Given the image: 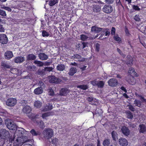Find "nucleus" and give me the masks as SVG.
Listing matches in <instances>:
<instances>
[{"label":"nucleus","instance_id":"1","mask_svg":"<svg viewBox=\"0 0 146 146\" xmlns=\"http://www.w3.org/2000/svg\"><path fill=\"white\" fill-rule=\"evenodd\" d=\"M15 138V135H10L9 132L5 129L0 130V138L2 140L9 139L10 143H12Z\"/></svg>","mask_w":146,"mask_h":146},{"label":"nucleus","instance_id":"2","mask_svg":"<svg viewBox=\"0 0 146 146\" xmlns=\"http://www.w3.org/2000/svg\"><path fill=\"white\" fill-rule=\"evenodd\" d=\"M42 135L44 139L49 140L54 135L53 130L50 128L45 129L42 132Z\"/></svg>","mask_w":146,"mask_h":146},{"label":"nucleus","instance_id":"3","mask_svg":"<svg viewBox=\"0 0 146 146\" xmlns=\"http://www.w3.org/2000/svg\"><path fill=\"white\" fill-rule=\"evenodd\" d=\"M17 5L14 6L13 8L25 11L26 10V4L23 1H18Z\"/></svg>","mask_w":146,"mask_h":146},{"label":"nucleus","instance_id":"4","mask_svg":"<svg viewBox=\"0 0 146 146\" xmlns=\"http://www.w3.org/2000/svg\"><path fill=\"white\" fill-rule=\"evenodd\" d=\"M5 124L7 127L9 129L16 130L17 129V126L16 124L12 122L11 120L8 119L5 121Z\"/></svg>","mask_w":146,"mask_h":146},{"label":"nucleus","instance_id":"5","mask_svg":"<svg viewBox=\"0 0 146 146\" xmlns=\"http://www.w3.org/2000/svg\"><path fill=\"white\" fill-rule=\"evenodd\" d=\"M17 102V100L14 98H9L6 102V105L10 107H13L15 106Z\"/></svg>","mask_w":146,"mask_h":146},{"label":"nucleus","instance_id":"6","mask_svg":"<svg viewBox=\"0 0 146 146\" xmlns=\"http://www.w3.org/2000/svg\"><path fill=\"white\" fill-rule=\"evenodd\" d=\"M62 81V80L54 76H51L49 78V82L50 83L58 84H60Z\"/></svg>","mask_w":146,"mask_h":146},{"label":"nucleus","instance_id":"7","mask_svg":"<svg viewBox=\"0 0 146 146\" xmlns=\"http://www.w3.org/2000/svg\"><path fill=\"white\" fill-rule=\"evenodd\" d=\"M112 7L110 5H105L102 8V11L106 13H110L113 11Z\"/></svg>","mask_w":146,"mask_h":146},{"label":"nucleus","instance_id":"8","mask_svg":"<svg viewBox=\"0 0 146 146\" xmlns=\"http://www.w3.org/2000/svg\"><path fill=\"white\" fill-rule=\"evenodd\" d=\"M70 91L68 88H62L60 90L59 95L61 96H65Z\"/></svg>","mask_w":146,"mask_h":146},{"label":"nucleus","instance_id":"9","mask_svg":"<svg viewBox=\"0 0 146 146\" xmlns=\"http://www.w3.org/2000/svg\"><path fill=\"white\" fill-rule=\"evenodd\" d=\"M25 60V58L22 56L15 57L14 59L15 62L17 64H20L23 62Z\"/></svg>","mask_w":146,"mask_h":146},{"label":"nucleus","instance_id":"10","mask_svg":"<svg viewBox=\"0 0 146 146\" xmlns=\"http://www.w3.org/2000/svg\"><path fill=\"white\" fill-rule=\"evenodd\" d=\"M7 38L6 35L2 34L0 35V42L3 44H5L7 42Z\"/></svg>","mask_w":146,"mask_h":146},{"label":"nucleus","instance_id":"11","mask_svg":"<svg viewBox=\"0 0 146 146\" xmlns=\"http://www.w3.org/2000/svg\"><path fill=\"white\" fill-rule=\"evenodd\" d=\"M109 85L112 87L116 86L118 84L117 80L115 78H112L110 79L108 82Z\"/></svg>","mask_w":146,"mask_h":146},{"label":"nucleus","instance_id":"12","mask_svg":"<svg viewBox=\"0 0 146 146\" xmlns=\"http://www.w3.org/2000/svg\"><path fill=\"white\" fill-rule=\"evenodd\" d=\"M119 143L122 146H127L128 144L127 140L123 137H121L119 139Z\"/></svg>","mask_w":146,"mask_h":146},{"label":"nucleus","instance_id":"13","mask_svg":"<svg viewBox=\"0 0 146 146\" xmlns=\"http://www.w3.org/2000/svg\"><path fill=\"white\" fill-rule=\"evenodd\" d=\"M129 74L133 77L138 76V74L135 72V69L133 67L130 68L128 70Z\"/></svg>","mask_w":146,"mask_h":146},{"label":"nucleus","instance_id":"14","mask_svg":"<svg viewBox=\"0 0 146 146\" xmlns=\"http://www.w3.org/2000/svg\"><path fill=\"white\" fill-rule=\"evenodd\" d=\"M138 129L139 133H144L146 132V126L143 124H140Z\"/></svg>","mask_w":146,"mask_h":146},{"label":"nucleus","instance_id":"15","mask_svg":"<svg viewBox=\"0 0 146 146\" xmlns=\"http://www.w3.org/2000/svg\"><path fill=\"white\" fill-rule=\"evenodd\" d=\"M121 130L122 133L125 136H127L130 133V131L128 128L125 126L122 127Z\"/></svg>","mask_w":146,"mask_h":146},{"label":"nucleus","instance_id":"16","mask_svg":"<svg viewBox=\"0 0 146 146\" xmlns=\"http://www.w3.org/2000/svg\"><path fill=\"white\" fill-rule=\"evenodd\" d=\"M5 58L6 59L9 60L13 56V52L10 51H7L5 53Z\"/></svg>","mask_w":146,"mask_h":146},{"label":"nucleus","instance_id":"17","mask_svg":"<svg viewBox=\"0 0 146 146\" xmlns=\"http://www.w3.org/2000/svg\"><path fill=\"white\" fill-rule=\"evenodd\" d=\"M13 141V146H21L22 144L21 138L20 137H18L15 141H14V140Z\"/></svg>","mask_w":146,"mask_h":146},{"label":"nucleus","instance_id":"18","mask_svg":"<svg viewBox=\"0 0 146 146\" xmlns=\"http://www.w3.org/2000/svg\"><path fill=\"white\" fill-rule=\"evenodd\" d=\"M101 36H102L104 35V33H105V36H109L110 34V31L109 29L108 28H102V31H101Z\"/></svg>","mask_w":146,"mask_h":146},{"label":"nucleus","instance_id":"19","mask_svg":"<svg viewBox=\"0 0 146 146\" xmlns=\"http://www.w3.org/2000/svg\"><path fill=\"white\" fill-rule=\"evenodd\" d=\"M1 66H2L3 68L5 69L10 68L11 71H12L13 69L11 68V65L7 62L3 61L1 62Z\"/></svg>","mask_w":146,"mask_h":146},{"label":"nucleus","instance_id":"20","mask_svg":"<svg viewBox=\"0 0 146 146\" xmlns=\"http://www.w3.org/2000/svg\"><path fill=\"white\" fill-rule=\"evenodd\" d=\"M102 28L98 27L95 26H92L91 28V31L96 33H98L102 31Z\"/></svg>","mask_w":146,"mask_h":146},{"label":"nucleus","instance_id":"21","mask_svg":"<svg viewBox=\"0 0 146 146\" xmlns=\"http://www.w3.org/2000/svg\"><path fill=\"white\" fill-rule=\"evenodd\" d=\"M36 56L33 54H28L26 57L27 61L29 60H35L36 59Z\"/></svg>","mask_w":146,"mask_h":146},{"label":"nucleus","instance_id":"22","mask_svg":"<svg viewBox=\"0 0 146 146\" xmlns=\"http://www.w3.org/2000/svg\"><path fill=\"white\" fill-rule=\"evenodd\" d=\"M38 56L41 60H47L48 58V56L44 53H40L39 54Z\"/></svg>","mask_w":146,"mask_h":146},{"label":"nucleus","instance_id":"23","mask_svg":"<svg viewBox=\"0 0 146 146\" xmlns=\"http://www.w3.org/2000/svg\"><path fill=\"white\" fill-rule=\"evenodd\" d=\"M22 111L23 112L26 114H28L30 113L31 111V109L29 106H27L23 108Z\"/></svg>","mask_w":146,"mask_h":146},{"label":"nucleus","instance_id":"24","mask_svg":"<svg viewBox=\"0 0 146 146\" xmlns=\"http://www.w3.org/2000/svg\"><path fill=\"white\" fill-rule=\"evenodd\" d=\"M43 90L42 88L41 87H38L34 90V93L36 95H39L42 93Z\"/></svg>","mask_w":146,"mask_h":146},{"label":"nucleus","instance_id":"25","mask_svg":"<svg viewBox=\"0 0 146 146\" xmlns=\"http://www.w3.org/2000/svg\"><path fill=\"white\" fill-rule=\"evenodd\" d=\"M30 132L33 136L40 135L41 134L40 131H36L34 129H32Z\"/></svg>","mask_w":146,"mask_h":146},{"label":"nucleus","instance_id":"26","mask_svg":"<svg viewBox=\"0 0 146 146\" xmlns=\"http://www.w3.org/2000/svg\"><path fill=\"white\" fill-rule=\"evenodd\" d=\"M52 108V105L50 104H48V105H46L44 107L43 111H47L51 110Z\"/></svg>","mask_w":146,"mask_h":146},{"label":"nucleus","instance_id":"27","mask_svg":"<svg viewBox=\"0 0 146 146\" xmlns=\"http://www.w3.org/2000/svg\"><path fill=\"white\" fill-rule=\"evenodd\" d=\"M77 71V70L76 68L72 67L70 69L68 74L70 76H73L76 72Z\"/></svg>","mask_w":146,"mask_h":146},{"label":"nucleus","instance_id":"28","mask_svg":"<svg viewBox=\"0 0 146 146\" xmlns=\"http://www.w3.org/2000/svg\"><path fill=\"white\" fill-rule=\"evenodd\" d=\"M93 9L94 11L99 12L101 10L100 7L99 5H94L93 6Z\"/></svg>","mask_w":146,"mask_h":146},{"label":"nucleus","instance_id":"29","mask_svg":"<svg viewBox=\"0 0 146 146\" xmlns=\"http://www.w3.org/2000/svg\"><path fill=\"white\" fill-rule=\"evenodd\" d=\"M42 103L39 101H35L34 103V106L37 108H40L42 106Z\"/></svg>","mask_w":146,"mask_h":146},{"label":"nucleus","instance_id":"30","mask_svg":"<svg viewBox=\"0 0 146 146\" xmlns=\"http://www.w3.org/2000/svg\"><path fill=\"white\" fill-rule=\"evenodd\" d=\"M125 113L127 115V118L128 119H132L133 118V113L130 111L127 110L125 112Z\"/></svg>","mask_w":146,"mask_h":146},{"label":"nucleus","instance_id":"31","mask_svg":"<svg viewBox=\"0 0 146 146\" xmlns=\"http://www.w3.org/2000/svg\"><path fill=\"white\" fill-rule=\"evenodd\" d=\"M112 137L113 140L116 141L117 139V134L115 131H113L111 132Z\"/></svg>","mask_w":146,"mask_h":146},{"label":"nucleus","instance_id":"32","mask_svg":"<svg viewBox=\"0 0 146 146\" xmlns=\"http://www.w3.org/2000/svg\"><path fill=\"white\" fill-rule=\"evenodd\" d=\"M51 112H47L43 113L42 115V118L43 119H46V117L52 115Z\"/></svg>","mask_w":146,"mask_h":146},{"label":"nucleus","instance_id":"33","mask_svg":"<svg viewBox=\"0 0 146 146\" xmlns=\"http://www.w3.org/2000/svg\"><path fill=\"white\" fill-rule=\"evenodd\" d=\"M71 5L70 4L69 2L66 3V4L64 5L63 7V9H65L66 10L69 11L70 9V6Z\"/></svg>","mask_w":146,"mask_h":146},{"label":"nucleus","instance_id":"34","mask_svg":"<svg viewBox=\"0 0 146 146\" xmlns=\"http://www.w3.org/2000/svg\"><path fill=\"white\" fill-rule=\"evenodd\" d=\"M56 69L58 70L62 71L65 69V66L64 65L58 64L56 67Z\"/></svg>","mask_w":146,"mask_h":146},{"label":"nucleus","instance_id":"35","mask_svg":"<svg viewBox=\"0 0 146 146\" xmlns=\"http://www.w3.org/2000/svg\"><path fill=\"white\" fill-rule=\"evenodd\" d=\"M38 116V115L32 113H31L29 116V118L32 120H34L37 118Z\"/></svg>","mask_w":146,"mask_h":146},{"label":"nucleus","instance_id":"36","mask_svg":"<svg viewBox=\"0 0 146 146\" xmlns=\"http://www.w3.org/2000/svg\"><path fill=\"white\" fill-rule=\"evenodd\" d=\"M36 68L34 65L28 66L27 67V69L29 71H34Z\"/></svg>","mask_w":146,"mask_h":146},{"label":"nucleus","instance_id":"37","mask_svg":"<svg viewBox=\"0 0 146 146\" xmlns=\"http://www.w3.org/2000/svg\"><path fill=\"white\" fill-rule=\"evenodd\" d=\"M47 92H48V95L50 96H53L54 95V92L53 90L51 88L47 89Z\"/></svg>","mask_w":146,"mask_h":146},{"label":"nucleus","instance_id":"38","mask_svg":"<svg viewBox=\"0 0 146 146\" xmlns=\"http://www.w3.org/2000/svg\"><path fill=\"white\" fill-rule=\"evenodd\" d=\"M77 87L83 90H86L88 88V86L86 85H77Z\"/></svg>","mask_w":146,"mask_h":146},{"label":"nucleus","instance_id":"39","mask_svg":"<svg viewBox=\"0 0 146 146\" xmlns=\"http://www.w3.org/2000/svg\"><path fill=\"white\" fill-rule=\"evenodd\" d=\"M130 56V58L127 60L126 62L127 64L129 66H131L133 64V59L131 56Z\"/></svg>","mask_w":146,"mask_h":146},{"label":"nucleus","instance_id":"40","mask_svg":"<svg viewBox=\"0 0 146 146\" xmlns=\"http://www.w3.org/2000/svg\"><path fill=\"white\" fill-rule=\"evenodd\" d=\"M58 2L57 0H50L49 1L48 4L50 6H52L56 3H57Z\"/></svg>","mask_w":146,"mask_h":146},{"label":"nucleus","instance_id":"41","mask_svg":"<svg viewBox=\"0 0 146 146\" xmlns=\"http://www.w3.org/2000/svg\"><path fill=\"white\" fill-rule=\"evenodd\" d=\"M104 85V83L103 81L101 80L98 81L97 86L99 88H102Z\"/></svg>","mask_w":146,"mask_h":146},{"label":"nucleus","instance_id":"42","mask_svg":"<svg viewBox=\"0 0 146 146\" xmlns=\"http://www.w3.org/2000/svg\"><path fill=\"white\" fill-rule=\"evenodd\" d=\"M36 122L38 125H39L40 128H43L45 127L44 123L41 120L36 121Z\"/></svg>","mask_w":146,"mask_h":146},{"label":"nucleus","instance_id":"43","mask_svg":"<svg viewBox=\"0 0 146 146\" xmlns=\"http://www.w3.org/2000/svg\"><path fill=\"white\" fill-rule=\"evenodd\" d=\"M34 62L35 64H37L38 66H42L44 65L43 62L40 61L35 60Z\"/></svg>","mask_w":146,"mask_h":146},{"label":"nucleus","instance_id":"44","mask_svg":"<svg viewBox=\"0 0 146 146\" xmlns=\"http://www.w3.org/2000/svg\"><path fill=\"white\" fill-rule=\"evenodd\" d=\"M141 101L139 100H135L134 101V104L136 106L139 107H140L141 106Z\"/></svg>","mask_w":146,"mask_h":146},{"label":"nucleus","instance_id":"45","mask_svg":"<svg viewBox=\"0 0 146 146\" xmlns=\"http://www.w3.org/2000/svg\"><path fill=\"white\" fill-rule=\"evenodd\" d=\"M80 38L81 40L83 41L87 40L88 38V37L86 35L83 34L80 35Z\"/></svg>","mask_w":146,"mask_h":146},{"label":"nucleus","instance_id":"46","mask_svg":"<svg viewBox=\"0 0 146 146\" xmlns=\"http://www.w3.org/2000/svg\"><path fill=\"white\" fill-rule=\"evenodd\" d=\"M110 144V141L108 139H105L103 142V144L104 146H108Z\"/></svg>","mask_w":146,"mask_h":146},{"label":"nucleus","instance_id":"47","mask_svg":"<svg viewBox=\"0 0 146 146\" xmlns=\"http://www.w3.org/2000/svg\"><path fill=\"white\" fill-rule=\"evenodd\" d=\"M58 142V140L56 138H54L53 139H52L51 142L52 144L56 145Z\"/></svg>","mask_w":146,"mask_h":146},{"label":"nucleus","instance_id":"48","mask_svg":"<svg viewBox=\"0 0 146 146\" xmlns=\"http://www.w3.org/2000/svg\"><path fill=\"white\" fill-rule=\"evenodd\" d=\"M113 38L115 40L119 42H120L121 41V38L119 37L117 35L116 36H114L113 37Z\"/></svg>","mask_w":146,"mask_h":146},{"label":"nucleus","instance_id":"49","mask_svg":"<svg viewBox=\"0 0 146 146\" xmlns=\"http://www.w3.org/2000/svg\"><path fill=\"white\" fill-rule=\"evenodd\" d=\"M49 35V33L46 31L43 30L42 31V35L44 37H48Z\"/></svg>","mask_w":146,"mask_h":146},{"label":"nucleus","instance_id":"50","mask_svg":"<svg viewBox=\"0 0 146 146\" xmlns=\"http://www.w3.org/2000/svg\"><path fill=\"white\" fill-rule=\"evenodd\" d=\"M116 5L118 6L119 7H121L124 8V7L122 4L120 0H115Z\"/></svg>","mask_w":146,"mask_h":146},{"label":"nucleus","instance_id":"51","mask_svg":"<svg viewBox=\"0 0 146 146\" xmlns=\"http://www.w3.org/2000/svg\"><path fill=\"white\" fill-rule=\"evenodd\" d=\"M0 15L3 17H6L7 14L5 11L0 9Z\"/></svg>","mask_w":146,"mask_h":146},{"label":"nucleus","instance_id":"52","mask_svg":"<svg viewBox=\"0 0 146 146\" xmlns=\"http://www.w3.org/2000/svg\"><path fill=\"white\" fill-rule=\"evenodd\" d=\"M95 50L97 52H99L100 50V45L98 43H97L95 44Z\"/></svg>","mask_w":146,"mask_h":146},{"label":"nucleus","instance_id":"53","mask_svg":"<svg viewBox=\"0 0 146 146\" xmlns=\"http://www.w3.org/2000/svg\"><path fill=\"white\" fill-rule=\"evenodd\" d=\"M127 106L129 107V109L131 111H135V108L132 105H128Z\"/></svg>","mask_w":146,"mask_h":146},{"label":"nucleus","instance_id":"54","mask_svg":"<svg viewBox=\"0 0 146 146\" xmlns=\"http://www.w3.org/2000/svg\"><path fill=\"white\" fill-rule=\"evenodd\" d=\"M116 29L114 27H112L111 29V33L112 35H115V33Z\"/></svg>","mask_w":146,"mask_h":146},{"label":"nucleus","instance_id":"55","mask_svg":"<svg viewBox=\"0 0 146 146\" xmlns=\"http://www.w3.org/2000/svg\"><path fill=\"white\" fill-rule=\"evenodd\" d=\"M29 141L31 143V144H25L23 146H32L31 144H33L34 142L33 140H30Z\"/></svg>","mask_w":146,"mask_h":146},{"label":"nucleus","instance_id":"56","mask_svg":"<svg viewBox=\"0 0 146 146\" xmlns=\"http://www.w3.org/2000/svg\"><path fill=\"white\" fill-rule=\"evenodd\" d=\"M73 57L74 58L77 59L79 60L81 58V56L78 54H74Z\"/></svg>","mask_w":146,"mask_h":146},{"label":"nucleus","instance_id":"57","mask_svg":"<svg viewBox=\"0 0 146 146\" xmlns=\"http://www.w3.org/2000/svg\"><path fill=\"white\" fill-rule=\"evenodd\" d=\"M134 19L136 21H140L139 16L138 15H136L134 18Z\"/></svg>","mask_w":146,"mask_h":146},{"label":"nucleus","instance_id":"58","mask_svg":"<svg viewBox=\"0 0 146 146\" xmlns=\"http://www.w3.org/2000/svg\"><path fill=\"white\" fill-rule=\"evenodd\" d=\"M132 7L133 9L135 11H139L140 10V8L137 5H133Z\"/></svg>","mask_w":146,"mask_h":146},{"label":"nucleus","instance_id":"59","mask_svg":"<svg viewBox=\"0 0 146 146\" xmlns=\"http://www.w3.org/2000/svg\"><path fill=\"white\" fill-rule=\"evenodd\" d=\"M44 69L46 71L50 72L52 71L53 68L51 67H46L44 68Z\"/></svg>","mask_w":146,"mask_h":146},{"label":"nucleus","instance_id":"60","mask_svg":"<svg viewBox=\"0 0 146 146\" xmlns=\"http://www.w3.org/2000/svg\"><path fill=\"white\" fill-rule=\"evenodd\" d=\"M117 50L119 53L122 56L125 57V55L122 52V51L118 48H117Z\"/></svg>","mask_w":146,"mask_h":146},{"label":"nucleus","instance_id":"61","mask_svg":"<svg viewBox=\"0 0 146 146\" xmlns=\"http://www.w3.org/2000/svg\"><path fill=\"white\" fill-rule=\"evenodd\" d=\"M105 2L107 4H110L113 3V0H105Z\"/></svg>","mask_w":146,"mask_h":146},{"label":"nucleus","instance_id":"62","mask_svg":"<svg viewBox=\"0 0 146 146\" xmlns=\"http://www.w3.org/2000/svg\"><path fill=\"white\" fill-rule=\"evenodd\" d=\"M98 81H97L96 80H94L91 82V84L93 86H97Z\"/></svg>","mask_w":146,"mask_h":146},{"label":"nucleus","instance_id":"63","mask_svg":"<svg viewBox=\"0 0 146 146\" xmlns=\"http://www.w3.org/2000/svg\"><path fill=\"white\" fill-rule=\"evenodd\" d=\"M38 84L41 86L40 87L42 88V87H45V85L44 84V83L41 80H40L39 81Z\"/></svg>","mask_w":146,"mask_h":146},{"label":"nucleus","instance_id":"64","mask_svg":"<svg viewBox=\"0 0 146 146\" xmlns=\"http://www.w3.org/2000/svg\"><path fill=\"white\" fill-rule=\"evenodd\" d=\"M125 33L126 35L127 36H129L130 35V33L128 31V30L127 28H125Z\"/></svg>","mask_w":146,"mask_h":146}]
</instances>
